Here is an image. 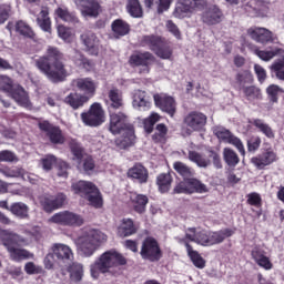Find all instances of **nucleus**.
<instances>
[{"instance_id":"nucleus-1","label":"nucleus","mask_w":284,"mask_h":284,"mask_svg":"<svg viewBox=\"0 0 284 284\" xmlns=\"http://www.w3.org/2000/svg\"><path fill=\"white\" fill-rule=\"evenodd\" d=\"M36 67L51 83H61L68 77L63 64V53L58 48L49 47L47 54L34 60Z\"/></svg>"},{"instance_id":"nucleus-2","label":"nucleus","mask_w":284,"mask_h":284,"mask_svg":"<svg viewBox=\"0 0 284 284\" xmlns=\"http://www.w3.org/2000/svg\"><path fill=\"white\" fill-rule=\"evenodd\" d=\"M176 241L182 245H185L187 255L190 256L193 265L203 270L205 267V260L202 258L199 252L192 248V245L187 241L192 243H196L197 245H203L204 247L210 246V231L196 227H190L185 231V237H176Z\"/></svg>"},{"instance_id":"nucleus-3","label":"nucleus","mask_w":284,"mask_h":284,"mask_svg":"<svg viewBox=\"0 0 284 284\" xmlns=\"http://www.w3.org/2000/svg\"><path fill=\"white\" fill-rule=\"evenodd\" d=\"M109 132L111 134H123V139L120 141V148L125 150L130 145H134V126L129 122L128 115L123 112L109 111Z\"/></svg>"},{"instance_id":"nucleus-4","label":"nucleus","mask_w":284,"mask_h":284,"mask_svg":"<svg viewBox=\"0 0 284 284\" xmlns=\"http://www.w3.org/2000/svg\"><path fill=\"white\" fill-rule=\"evenodd\" d=\"M126 263L128 260L121 253L114 250L106 251L91 265V276L92 278H99L100 274L114 275L119 265H125Z\"/></svg>"},{"instance_id":"nucleus-5","label":"nucleus","mask_w":284,"mask_h":284,"mask_svg":"<svg viewBox=\"0 0 284 284\" xmlns=\"http://www.w3.org/2000/svg\"><path fill=\"white\" fill-rule=\"evenodd\" d=\"M105 241H108V235H105V233L90 229L75 239L74 244L78 247L79 254L88 258L92 256Z\"/></svg>"},{"instance_id":"nucleus-6","label":"nucleus","mask_w":284,"mask_h":284,"mask_svg":"<svg viewBox=\"0 0 284 284\" xmlns=\"http://www.w3.org/2000/svg\"><path fill=\"white\" fill-rule=\"evenodd\" d=\"M24 234L27 237L19 235L10 229H0V243L8 251L12 247H23L26 245H30L32 241H37L39 239V233H37V231H26Z\"/></svg>"},{"instance_id":"nucleus-7","label":"nucleus","mask_w":284,"mask_h":284,"mask_svg":"<svg viewBox=\"0 0 284 284\" xmlns=\"http://www.w3.org/2000/svg\"><path fill=\"white\" fill-rule=\"evenodd\" d=\"M0 90L6 92L18 105L22 108H32V103L30 102V95L26 92L21 85L12 82V79L8 75H0Z\"/></svg>"},{"instance_id":"nucleus-8","label":"nucleus","mask_w":284,"mask_h":284,"mask_svg":"<svg viewBox=\"0 0 284 284\" xmlns=\"http://www.w3.org/2000/svg\"><path fill=\"white\" fill-rule=\"evenodd\" d=\"M72 190L75 194H80L83 199H87L93 207H103V197L94 183L80 180L72 183Z\"/></svg>"},{"instance_id":"nucleus-9","label":"nucleus","mask_w":284,"mask_h":284,"mask_svg":"<svg viewBox=\"0 0 284 284\" xmlns=\"http://www.w3.org/2000/svg\"><path fill=\"white\" fill-rule=\"evenodd\" d=\"M70 148L78 170H80V172H85V174H92L95 168L94 159L88 155V153H85L83 150V146H81L79 142L74 140L71 141Z\"/></svg>"},{"instance_id":"nucleus-10","label":"nucleus","mask_w":284,"mask_h":284,"mask_svg":"<svg viewBox=\"0 0 284 284\" xmlns=\"http://www.w3.org/2000/svg\"><path fill=\"white\" fill-rule=\"evenodd\" d=\"M141 44L150 48L160 59L172 58V48L159 36H144L141 40Z\"/></svg>"},{"instance_id":"nucleus-11","label":"nucleus","mask_w":284,"mask_h":284,"mask_svg":"<svg viewBox=\"0 0 284 284\" xmlns=\"http://www.w3.org/2000/svg\"><path fill=\"white\" fill-rule=\"evenodd\" d=\"M49 223L63 225L64 227H81L83 224V217L74 212L61 211L53 214L49 219Z\"/></svg>"},{"instance_id":"nucleus-12","label":"nucleus","mask_w":284,"mask_h":284,"mask_svg":"<svg viewBox=\"0 0 284 284\" xmlns=\"http://www.w3.org/2000/svg\"><path fill=\"white\" fill-rule=\"evenodd\" d=\"M82 122L90 128H99L102 123H105V112L100 103H93L90 106L89 112L81 114Z\"/></svg>"},{"instance_id":"nucleus-13","label":"nucleus","mask_w":284,"mask_h":284,"mask_svg":"<svg viewBox=\"0 0 284 284\" xmlns=\"http://www.w3.org/2000/svg\"><path fill=\"white\" fill-rule=\"evenodd\" d=\"M213 133L223 143H229L230 145H233L234 148H236L240 154H242V156H245V145H243V141H241L239 136L234 135L230 130L223 126H214Z\"/></svg>"},{"instance_id":"nucleus-14","label":"nucleus","mask_w":284,"mask_h":284,"mask_svg":"<svg viewBox=\"0 0 284 284\" xmlns=\"http://www.w3.org/2000/svg\"><path fill=\"white\" fill-rule=\"evenodd\" d=\"M65 194L58 193L55 195H50L48 193L42 194L39 197L40 205L48 214L54 212V210H61L65 205Z\"/></svg>"},{"instance_id":"nucleus-15","label":"nucleus","mask_w":284,"mask_h":284,"mask_svg":"<svg viewBox=\"0 0 284 284\" xmlns=\"http://www.w3.org/2000/svg\"><path fill=\"white\" fill-rule=\"evenodd\" d=\"M140 254L144 261H151V263L161 261V247H159V242H156L154 237H146L142 243Z\"/></svg>"},{"instance_id":"nucleus-16","label":"nucleus","mask_w":284,"mask_h":284,"mask_svg":"<svg viewBox=\"0 0 284 284\" xmlns=\"http://www.w3.org/2000/svg\"><path fill=\"white\" fill-rule=\"evenodd\" d=\"M129 63L133 68H140V74H148L150 72V65L154 63V55L150 52L134 53L130 57Z\"/></svg>"},{"instance_id":"nucleus-17","label":"nucleus","mask_w":284,"mask_h":284,"mask_svg":"<svg viewBox=\"0 0 284 284\" xmlns=\"http://www.w3.org/2000/svg\"><path fill=\"white\" fill-rule=\"evenodd\" d=\"M207 123V115L199 111H192L184 116V124L193 132H199L205 128Z\"/></svg>"},{"instance_id":"nucleus-18","label":"nucleus","mask_w":284,"mask_h":284,"mask_svg":"<svg viewBox=\"0 0 284 284\" xmlns=\"http://www.w3.org/2000/svg\"><path fill=\"white\" fill-rule=\"evenodd\" d=\"M51 250L57 258V263L70 265V263H72L74 260V253L67 244L55 243L52 245Z\"/></svg>"},{"instance_id":"nucleus-19","label":"nucleus","mask_w":284,"mask_h":284,"mask_svg":"<svg viewBox=\"0 0 284 284\" xmlns=\"http://www.w3.org/2000/svg\"><path fill=\"white\" fill-rule=\"evenodd\" d=\"M278 156L272 149L264 150L261 154H257L251 159V163L257 168V170H265L267 165L276 162Z\"/></svg>"},{"instance_id":"nucleus-20","label":"nucleus","mask_w":284,"mask_h":284,"mask_svg":"<svg viewBox=\"0 0 284 284\" xmlns=\"http://www.w3.org/2000/svg\"><path fill=\"white\" fill-rule=\"evenodd\" d=\"M153 99L156 108H160L162 112H166L170 116H174V113L176 112V101H174V98L165 93H160L155 94Z\"/></svg>"},{"instance_id":"nucleus-21","label":"nucleus","mask_w":284,"mask_h":284,"mask_svg":"<svg viewBox=\"0 0 284 284\" xmlns=\"http://www.w3.org/2000/svg\"><path fill=\"white\" fill-rule=\"evenodd\" d=\"M39 128L42 132H45L51 143L61 145L65 142V138H63V133H61V129L52 125L50 122L42 121L39 123Z\"/></svg>"},{"instance_id":"nucleus-22","label":"nucleus","mask_w":284,"mask_h":284,"mask_svg":"<svg viewBox=\"0 0 284 284\" xmlns=\"http://www.w3.org/2000/svg\"><path fill=\"white\" fill-rule=\"evenodd\" d=\"M73 85L83 92L82 97H88V100L92 99L97 93V82L91 78H79L73 80Z\"/></svg>"},{"instance_id":"nucleus-23","label":"nucleus","mask_w":284,"mask_h":284,"mask_svg":"<svg viewBox=\"0 0 284 284\" xmlns=\"http://www.w3.org/2000/svg\"><path fill=\"white\" fill-rule=\"evenodd\" d=\"M247 34L253 41H256V43L265 44L274 41V33L266 28L252 27L247 29Z\"/></svg>"},{"instance_id":"nucleus-24","label":"nucleus","mask_w":284,"mask_h":284,"mask_svg":"<svg viewBox=\"0 0 284 284\" xmlns=\"http://www.w3.org/2000/svg\"><path fill=\"white\" fill-rule=\"evenodd\" d=\"M132 105L134 110H139V112H148V110L152 108V101L150 100L148 92L135 90L133 92Z\"/></svg>"},{"instance_id":"nucleus-25","label":"nucleus","mask_w":284,"mask_h":284,"mask_svg":"<svg viewBox=\"0 0 284 284\" xmlns=\"http://www.w3.org/2000/svg\"><path fill=\"white\" fill-rule=\"evenodd\" d=\"M78 8L84 18L97 19L101 12V4L98 0H84Z\"/></svg>"},{"instance_id":"nucleus-26","label":"nucleus","mask_w":284,"mask_h":284,"mask_svg":"<svg viewBox=\"0 0 284 284\" xmlns=\"http://www.w3.org/2000/svg\"><path fill=\"white\" fill-rule=\"evenodd\" d=\"M194 14V6L190 0H179L173 11L175 19H190Z\"/></svg>"},{"instance_id":"nucleus-27","label":"nucleus","mask_w":284,"mask_h":284,"mask_svg":"<svg viewBox=\"0 0 284 284\" xmlns=\"http://www.w3.org/2000/svg\"><path fill=\"white\" fill-rule=\"evenodd\" d=\"M80 40L88 50V52H90V54H93L94 57L99 54V38H97V34H94V32L84 31L80 36Z\"/></svg>"},{"instance_id":"nucleus-28","label":"nucleus","mask_w":284,"mask_h":284,"mask_svg":"<svg viewBox=\"0 0 284 284\" xmlns=\"http://www.w3.org/2000/svg\"><path fill=\"white\" fill-rule=\"evenodd\" d=\"M223 19V11L216 6H211L202 16L203 23L206 26H216V23H221Z\"/></svg>"},{"instance_id":"nucleus-29","label":"nucleus","mask_w":284,"mask_h":284,"mask_svg":"<svg viewBox=\"0 0 284 284\" xmlns=\"http://www.w3.org/2000/svg\"><path fill=\"white\" fill-rule=\"evenodd\" d=\"M251 256L260 267H263V270H272V267H274L270 257L265 255V251L258 246H255L252 250Z\"/></svg>"},{"instance_id":"nucleus-30","label":"nucleus","mask_w":284,"mask_h":284,"mask_svg":"<svg viewBox=\"0 0 284 284\" xmlns=\"http://www.w3.org/2000/svg\"><path fill=\"white\" fill-rule=\"evenodd\" d=\"M281 48L277 47H270L265 50L258 49L256 45H251V52L255 54V57H258L262 61H272L274 57H278V53L281 52Z\"/></svg>"},{"instance_id":"nucleus-31","label":"nucleus","mask_w":284,"mask_h":284,"mask_svg":"<svg viewBox=\"0 0 284 284\" xmlns=\"http://www.w3.org/2000/svg\"><path fill=\"white\" fill-rule=\"evenodd\" d=\"M236 231L234 229H222L220 231H209V245H219L225 239H230Z\"/></svg>"},{"instance_id":"nucleus-32","label":"nucleus","mask_w":284,"mask_h":284,"mask_svg":"<svg viewBox=\"0 0 284 284\" xmlns=\"http://www.w3.org/2000/svg\"><path fill=\"white\" fill-rule=\"evenodd\" d=\"M7 30H9V32H12V30H16L18 34H21L22 37H27V39H34V31L23 20L16 22V24L12 22H9L7 24Z\"/></svg>"},{"instance_id":"nucleus-33","label":"nucleus","mask_w":284,"mask_h":284,"mask_svg":"<svg viewBox=\"0 0 284 284\" xmlns=\"http://www.w3.org/2000/svg\"><path fill=\"white\" fill-rule=\"evenodd\" d=\"M128 178L138 183H148V169L142 164H135L128 171Z\"/></svg>"},{"instance_id":"nucleus-34","label":"nucleus","mask_w":284,"mask_h":284,"mask_svg":"<svg viewBox=\"0 0 284 284\" xmlns=\"http://www.w3.org/2000/svg\"><path fill=\"white\" fill-rule=\"evenodd\" d=\"M90 100L88 97L81 94V93H70L68 97L64 98V103L67 105H70L73 110H79V108H83L85 103H88Z\"/></svg>"},{"instance_id":"nucleus-35","label":"nucleus","mask_w":284,"mask_h":284,"mask_svg":"<svg viewBox=\"0 0 284 284\" xmlns=\"http://www.w3.org/2000/svg\"><path fill=\"white\" fill-rule=\"evenodd\" d=\"M9 212L18 219H30V207L23 202H14L9 206Z\"/></svg>"},{"instance_id":"nucleus-36","label":"nucleus","mask_w":284,"mask_h":284,"mask_svg":"<svg viewBox=\"0 0 284 284\" xmlns=\"http://www.w3.org/2000/svg\"><path fill=\"white\" fill-rule=\"evenodd\" d=\"M131 203L135 212H138V214H143L149 203L148 195L133 193L131 194Z\"/></svg>"},{"instance_id":"nucleus-37","label":"nucleus","mask_w":284,"mask_h":284,"mask_svg":"<svg viewBox=\"0 0 284 284\" xmlns=\"http://www.w3.org/2000/svg\"><path fill=\"white\" fill-rule=\"evenodd\" d=\"M7 252L9 253L11 261H14L16 263L26 261V258H32L33 256L32 253H30L28 250L19 248V246H13Z\"/></svg>"},{"instance_id":"nucleus-38","label":"nucleus","mask_w":284,"mask_h":284,"mask_svg":"<svg viewBox=\"0 0 284 284\" xmlns=\"http://www.w3.org/2000/svg\"><path fill=\"white\" fill-rule=\"evenodd\" d=\"M112 32L116 39L119 37H125V34H130V24L123 21L122 19L114 20L111 24Z\"/></svg>"},{"instance_id":"nucleus-39","label":"nucleus","mask_w":284,"mask_h":284,"mask_svg":"<svg viewBox=\"0 0 284 284\" xmlns=\"http://www.w3.org/2000/svg\"><path fill=\"white\" fill-rule=\"evenodd\" d=\"M49 14L48 8H42L37 18L38 26L43 32H52V22L50 21Z\"/></svg>"},{"instance_id":"nucleus-40","label":"nucleus","mask_w":284,"mask_h":284,"mask_svg":"<svg viewBox=\"0 0 284 284\" xmlns=\"http://www.w3.org/2000/svg\"><path fill=\"white\" fill-rule=\"evenodd\" d=\"M250 123L252 125H254V128H256V130H258V132L264 134V136H266V139H274V136H275L274 130H272V126H270V124L265 123L264 120L253 119L252 121H250Z\"/></svg>"},{"instance_id":"nucleus-41","label":"nucleus","mask_w":284,"mask_h":284,"mask_svg":"<svg viewBox=\"0 0 284 284\" xmlns=\"http://www.w3.org/2000/svg\"><path fill=\"white\" fill-rule=\"evenodd\" d=\"M0 174L6 176V179H21L26 178V170L19 166H0Z\"/></svg>"},{"instance_id":"nucleus-42","label":"nucleus","mask_w":284,"mask_h":284,"mask_svg":"<svg viewBox=\"0 0 284 284\" xmlns=\"http://www.w3.org/2000/svg\"><path fill=\"white\" fill-rule=\"evenodd\" d=\"M109 99L111 103L108 106L109 112L119 110L123 106V99L121 98V92L118 89H111L109 91Z\"/></svg>"},{"instance_id":"nucleus-43","label":"nucleus","mask_w":284,"mask_h":284,"mask_svg":"<svg viewBox=\"0 0 284 284\" xmlns=\"http://www.w3.org/2000/svg\"><path fill=\"white\" fill-rule=\"evenodd\" d=\"M118 232L120 236H132L136 234V224L132 219H123Z\"/></svg>"},{"instance_id":"nucleus-44","label":"nucleus","mask_w":284,"mask_h":284,"mask_svg":"<svg viewBox=\"0 0 284 284\" xmlns=\"http://www.w3.org/2000/svg\"><path fill=\"white\" fill-rule=\"evenodd\" d=\"M126 11L129 12L130 17H133V19H141V17H143V8L141 7V2H139V0H128Z\"/></svg>"},{"instance_id":"nucleus-45","label":"nucleus","mask_w":284,"mask_h":284,"mask_svg":"<svg viewBox=\"0 0 284 284\" xmlns=\"http://www.w3.org/2000/svg\"><path fill=\"white\" fill-rule=\"evenodd\" d=\"M55 14L58 19H61V21H65L67 23H79V18H77L74 13H70L65 7H59L55 10Z\"/></svg>"},{"instance_id":"nucleus-46","label":"nucleus","mask_w":284,"mask_h":284,"mask_svg":"<svg viewBox=\"0 0 284 284\" xmlns=\"http://www.w3.org/2000/svg\"><path fill=\"white\" fill-rule=\"evenodd\" d=\"M223 159L229 168H236L241 161V159H239V154L230 148H225L223 150Z\"/></svg>"},{"instance_id":"nucleus-47","label":"nucleus","mask_w":284,"mask_h":284,"mask_svg":"<svg viewBox=\"0 0 284 284\" xmlns=\"http://www.w3.org/2000/svg\"><path fill=\"white\" fill-rule=\"evenodd\" d=\"M186 181L191 194H194V192H196L197 194H205V192H207V186L203 184V182L192 176L189 178Z\"/></svg>"},{"instance_id":"nucleus-48","label":"nucleus","mask_w":284,"mask_h":284,"mask_svg":"<svg viewBox=\"0 0 284 284\" xmlns=\"http://www.w3.org/2000/svg\"><path fill=\"white\" fill-rule=\"evenodd\" d=\"M173 168L175 172H178V174L184 179V181H187V179L194 176V170L183 162H174Z\"/></svg>"},{"instance_id":"nucleus-49","label":"nucleus","mask_w":284,"mask_h":284,"mask_svg":"<svg viewBox=\"0 0 284 284\" xmlns=\"http://www.w3.org/2000/svg\"><path fill=\"white\" fill-rule=\"evenodd\" d=\"M12 185L14 184L6 183L0 180V194H6V192H10V194L21 196V194H23V187H21V185L19 184H16V187L12 189Z\"/></svg>"},{"instance_id":"nucleus-50","label":"nucleus","mask_w":284,"mask_h":284,"mask_svg":"<svg viewBox=\"0 0 284 284\" xmlns=\"http://www.w3.org/2000/svg\"><path fill=\"white\" fill-rule=\"evenodd\" d=\"M158 186L160 192L163 194L165 192H170V187L172 185V175L170 174H160L158 176Z\"/></svg>"},{"instance_id":"nucleus-51","label":"nucleus","mask_w":284,"mask_h":284,"mask_svg":"<svg viewBox=\"0 0 284 284\" xmlns=\"http://www.w3.org/2000/svg\"><path fill=\"white\" fill-rule=\"evenodd\" d=\"M73 61L78 68H81V70H87L88 72H90V70H92V62H90V60H88L85 57H83V54H81V52H79V51H75Z\"/></svg>"},{"instance_id":"nucleus-52","label":"nucleus","mask_w":284,"mask_h":284,"mask_svg":"<svg viewBox=\"0 0 284 284\" xmlns=\"http://www.w3.org/2000/svg\"><path fill=\"white\" fill-rule=\"evenodd\" d=\"M189 160H191L192 163H195L197 168H207V165H210V160L196 151L189 152Z\"/></svg>"},{"instance_id":"nucleus-53","label":"nucleus","mask_w":284,"mask_h":284,"mask_svg":"<svg viewBox=\"0 0 284 284\" xmlns=\"http://www.w3.org/2000/svg\"><path fill=\"white\" fill-rule=\"evenodd\" d=\"M71 281H74V283H79L83 278V265L79 263H73L69 267Z\"/></svg>"},{"instance_id":"nucleus-54","label":"nucleus","mask_w":284,"mask_h":284,"mask_svg":"<svg viewBox=\"0 0 284 284\" xmlns=\"http://www.w3.org/2000/svg\"><path fill=\"white\" fill-rule=\"evenodd\" d=\"M271 70L280 81H284V57L273 62Z\"/></svg>"},{"instance_id":"nucleus-55","label":"nucleus","mask_w":284,"mask_h":284,"mask_svg":"<svg viewBox=\"0 0 284 284\" xmlns=\"http://www.w3.org/2000/svg\"><path fill=\"white\" fill-rule=\"evenodd\" d=\"M168 136V126L165 124H158L155 129V133L153 134V141L155 143H165V139Z\"/></svg>"},{"instance_id":"nucleus-56","label":"nucleus","mask_w":284,"mask_h":284,"mask_svg":"<svg viewBox=\"0 0 284 284\" xmlns=\"http://www.w3.org/2000/svg\"><path fill=\"white\" fill-rule=\"evenodd\" d=\"M0 162L1 163H19V156L16 152L10 150L0 151Z\"/></svg>"},{"instance_id":"nucleus-57","label":"nucleus","mask_w":284,"mask_h":284,"mask_svg":"<svg viewBox=\"0 0 284 284\" xmlns=\"http://www.w3.org/2000/svg\"><path fill=\"white\" fill-rule=\"evenodd\" d=\"M42 170L50 172L54 165H57V156L49 154L41 159Z\"/></svg>"},{"instance_id":"nucleus-58","label":"nucleus","mask_w":284,"mask_h":284,"mask_svg":"<svg viewBox=\"0 0 284 284\" xmlns=\"http://www.w3.org/2000/svg\"><path fill=\"white\" fill-rule=\"evenodd\" d=\"M244 94L248 101H256V99H261V89L256 87H246L244 88Z\"/></svg>"},{"instance_id":"nucleus-59","label":"nucleus","mask_w":284,"mask_h":284,"mask_svg":"<svg viewBox=\"0 0 284 284\" xmlns=\"http://www.w3.org/2000/svg\"><path fill=\"white\" fill-rule=\"evenodd\" d=\"M58 36L62 41L70 43V41H72V29L64 26H58Z\"/></svg>"},{"instance_id":"nucleus-60","label":"nucleus","mask_w":284,"mask_h":284,"mask_svg":"<svg viewBox=\"0 0 284 284\" xmlns=\"http://www.w3.org/2000/svg\"><path fill=\"white\" fill-rule=\"evenodd\" d=\"M160 116L158 113H152L149 118L144 119V130L150 134L154 130V124L158 123Z\"/></svg>"},{"instance_id":"nucleus-61","label":"nucleus","mask_w":284,"mask_h":284,"mask_svg":"<svg viewBox=\"0 0 284 284\" xmlns=\"http://www.w3.org/2000/svg\"><path fill=\"white\" fill-rule=\"evenodd\" d=\"M278 92H281V88L275 84H271L266 89V93L268 94L270 101H272V103H276L278 101Z\"/></svg>"},{"instance_id":"nucleus-62","label":"nucleus","mask_w":284,"mask_h":284,"mask_svg":"<svg viewBox=\"0 0 284 284\" xmlns=\"http://www.w3.org/2000/svg\"><path fill=\"white\" fill-rule=\"evenodd\" d=\"M236 81L240 85H245V83H252V73L250 71H242L236 74Z\"/></svg>"},{"instance_id":"nucleus-63","label":"nucleus","mask_w":284,"mask_h":284,"mask_svg":"<svg viewBox=\"0 0 284 284\" xmlns=\"http://www.w3.org/2000/svg\"><path fill=\"white\" fill-rule=\"evenodd\" d=\"M24 272H27L28 274L32 275V274H43V267L36 265L33 262H28L24 265Z\"/></svg>"},{"instance_id":"nucleus-64","label":"nucleus","mask_w":284,"mask_h":284,"mask_svg":"<svg viewBox=\"0 0 284 284\" xmlns=\"http://www.w3.org/2000/svg\"><path fill=\"white\" fill-rule=\"evenodd\" d=\"M261 139L258 136H252L248 141H247V151L248 152H256V150H258V148H261Z\"/></svg>"}]
</instances>
